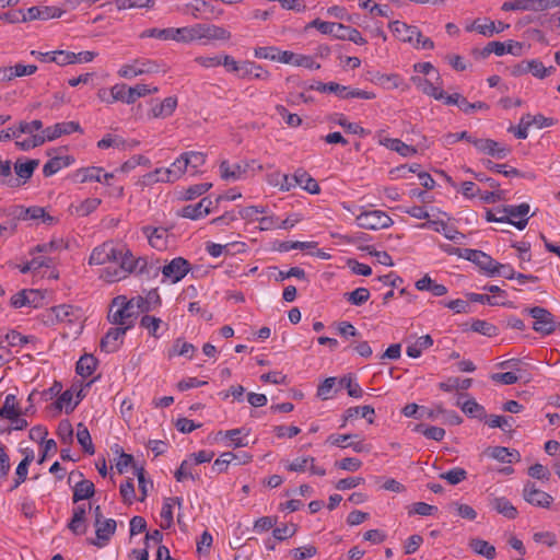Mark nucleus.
<instances>
[{
  "label": "nucleus",
  "instance_id": "f257e3e1",
  "mask_svg": "<svg viewBox=\"0 0 560 560\" xmlns=\"http://www.w3.org/2000/svg\"><path fill=\"white\" fill-rule=\"evenodd\" d=\"M89 264L106 265L100 272V279L108 283L118 282L130 275L156 277L161 269L153 259L136 257L126 245L112 241L96 246L89 257Z\"/></svg>",
  "mask_w": 560,
  "mask_h": 560
},
{
  "label": "nucleus",
  "instance_id": "f03ea898",
  "mask_svg": "<svg viewBox=\"0 0 560 560\" xmlns=\"http://www.w3.org/2000/svg\"><path fill=\"white\" fill-rule=\"evenodd\" d=\"M176 42L191 43L203 40L205 43L231 39L232 34L223 26L208 23H196L189 26L178 27L175 32Z\"/></svg>",
  "mask_w": 560,
  "mask_h": 560
},
{
  "label": "nucleus",
  "instance_id": "7ed1b4c3",
  "mask_svg": "<svg viewBox=\"0 0 560 560\" xmlns=\"http://www.w3.org/2000/svg\"><path fill=\"white\" fill-rule=\"evenodd\" d=\"M133 304L135 302H132L131 299H127L125 295L116 296L108 312V320L113 325L122 327L126 330L131 329L139 316V312Z\"/></svg>",
  "mask_w": 560,
  "mask_h": 560
},
{
  "label": "nucleus",
  "instance_id": "20e7f679",
  "mask_svg": "<svg viewBox=\"0 0 560 560\" xmlns=\"http://www.w3.org/2000/svg\"><path fill=\"white\" fill-rule=\"evenodd\" d=\"M158 88H150L147 84H137L132 88H128L126 84H115L110 88V97L106 98L105 91H100L98 96L103 102L112 104L116 101L124 102L126 104H132L138 98L147 96L151 93H156Z\"/></svg>",
  "mask_w": 560,
  "mask_h": 560
},
{
  "label": "nucleus",
  "instance_id": "39448f33",
  "mask_svg": "<svg viewBox=\"0 0 560 560\" xmlns=\"http://www.w3.org/2000/svg\"><path fill=\"white\" fill-rule=\"evenodd\" d=\"M357 225L365 230H382L394 224L393 219L382 210L361 211L355 215Z\"/></svg>",
  "mask_w": 560,
  "mask_h": 560
},
{
  "label": "nucleus",
  "instance_id": "423d86ee",
  "mask_svg": "<svg viewBox=\"0 0 560 560\" xmlns=\"http://www.w3.org/2000/svg\"><path fill=\"white\" fill-rule=\"evenodd\" d=\"M524 312L534 318L533 329L536 332L548 336L556 330L557 326L553 315L547 308L535 306L526 308Z\"/></svg>",
  "mask_w": 560,
  "mask_h": 560
},
{
  "label": "nucleus",
  "instance_id": "0eeeda50",
  "mask_svg": "<svg viewBox=\"0 0 560 560\" xmlns=\"http://www.w3.org/2000/svg\"><path fill=\"white\" fill-rule=\"evenodd\" d=\"M160 66L150 59H136L130 63L122 65L118 70V75L126 79H133L141 74L156 73Z\"/></svg>",
  "mask_w": 560,
  "mask_h": 560
},
{
  "label": "nucleus",
  "instance_id": "6e6552de",
  "mask_svg": "<svg viewBox=\"0 0 560 560\" xmlns=\"http://www.w3.org/2000/svg\"><path fill=\"white\" fill-rule=\"evenodd\" d=\"M38 160H25L18 159L14 163V172L16 174V178L10 177L8 179H3V184L9 187H20L24 185L32 176L34 171L38 167Z\"/></svg>",
  "mask_w": 560,
  "mask_h": 560
},
{
  "label": "nucleus",
  "instance_id": "1a4fd4ad",
  "mask_svg": "<svg viewBox=\"0 0 560 560\" xmlns=\"http://www.w3.org/2000/svg\"><path fill=\"white\" fill-rule=\"evenodd\" d=\"M456 252H458V257L476 264L488 276L493 272V268L497 266V261L491 256L479 249L464 248L456 249Z\"/></svg>",
  "mask_w": 560,
  "mask_h": 560
},
{
  "label": "nucleus",
  "instance_id": "9d476101",
  "mask_svg": "<svg viewBox=\"0 0 560 560\" xmlns=\"http://www.w3.org/2000/svg\"><path fill=\"white\" fill-rule=\"evenodd\" d=\"M307 465H311V475L323 477L326 475V469L316 464V458L310 455H303L294 458L293 460L284 462V468L292 472H305Z\"/></svg>",
  "mask_w": 560,
  "mask_h": 560
},
{
  "label": "nucleus",
  "instance_id": "9b49d317",
  "mask_svg": "<svg viewBox=\"0 0 560 560\" xmlns=\"http://www.w3.org/2000/svg\"><path fill=\"white\" fill-rule=\"evenodd\" d=\"M523 499L537 508L548 509L553 502V498L538 489L534 482L527 481L523 488Z\"/></svg>",
  "mask_w": 560,
  "mask_h": 560
},
{
  "label": "nucleus",
  "instance_id": "f8f14e48",
  "mask_svg": "<svg viewBox=\"0 0 560 560\" xmlns=\"http://www.w3.org/2000/svg\"><path fill=\"white\" fill-rule=\"evenodd\" d=\"M510 27V24L502 21L494 22L489 19H476L471 24L466 26L467 32H477L486 37H492L502 33Z\"/></svg>",
  "mask_w": 560,
  "mask_h": 560
},
{
  "label": "nucleus",
  "instance_id": "ddd939ff",
  "mask_svg": "<svg viewBox=\"0 0 560 560\" xmlns=\"http://www.w3.org/2000/svg\"><path fill=\"white\" fill-rule=\"evenodd\" d=\"M189 261L183 257H176L162 268V275L172 283H177L189 272Z\"/></svg>",
  "mask_w": 560,
  "mask_h": 560
},
{
  "label": "nucleus",
  "instance_id": "4468645a",
  "mask_svg": "<svg viewBox=\"0 0 560 560\" xmlns=\"http://www.w3.org/2000/svg\"><path fill=\"white\" fill-rule=\"evenodd\" d=\"M471 144L480 153L491 155L498 159H504L510 153V150L502 145L500 142L492 139H482L474 137Z\"/></svg>",
  "mask_w": 560,
  "mask_h": 560
},
{
  "label": "nucleus",
  "instance_id": "2eb2a0df",
  "mask_svg": "<svg viewBox=\"0 0 560 560\" xmlns=\"http://www.w3.org/2000/svg\"><path fill=\"white\" fill-rule=\"evenodd\" d=\"M75 477L81 478L79 481L75 482L73 487V495L72 501L73 503H78L82 500L90 499L95 493V487L94 483L91 480L83 479V475L80 471H72L69 475V482H72Z\"/></svg>",
  "mask_w": 560,
  "mask_h": 560
},
{
  "label": "nucleus",
  "instance_id": "dca6fc26",
  "mask_svg": "<svg viewBox=\"0 0 560 560\" xmlns=\"http://www.w3.org/2000/svg\"><path fill=\"white\" fill-rule=\"evenodd\" d=\"M388 26L393 34L404 43L415 45V40L420 42L421 32L417 26L408 25L400 21H394Z\"/></svg>",
  "mask_w": 560,
  "mask_h": 560
},
{
  "label": "nucleus",
  "instance_id": "f3484780",
  "mask_svg": "<svg viewBox=\"0 0 560 560\" xmlns=\"http://www.w3.org/2000/svg\"><path fill=\"white\" fill-rule=\"evenodd\" d=\"M249 432L250 430L246 428L220 431L217 435V439L220 441H225L226 447H245L248 445L247 436L249 435Z\"/></svg>",
  "mask_w": 560,
  "mask_h": 560
},
{
  "label": "nucleus",
  "instance_id": "a211bd4d",
  "mask_svg": "<svg viewBox=\"0 0 560 560\" xmlns=\"http://www.w3.org/2000/svg\"><path fill=\"white\" fill-rule=\"evenodd\" d=\"M522 50V45L515 40H508L505 43L501 42H490L483 48L482 55L489 56L490 54H494L497 56H503L505 54H511L514 56H520Z\"/></svg>",
  "mask_w": 560,
  "mask_h": 560
},
{
  "label": "nucleus",
  "instance_id": "6ab92c4d",
  "mask_svg": "<svg viewBox=\"0 0 560 560\" xmlns=\"http://www.w3.org/2000/svg\"><path fill=\"white\" fill-rule=\"evenodd\" d=\"M116 525V521L113 518H105L98 523H94L96 539L92 540L91 544L100 548L105 547L110 537L115 534Z\"/></svg>",
  "mask_w": 560,
  "mask_h": 560
},
{
  "label": "nucleus",
  "instance_id": "aec40b11",
  "mask_svg": "<svg viewBox=\"0 0 560 560\" xmlns=\"http://www.w3.org/2000/svg\"><path fill=\"white\" fill-rule=\"evenodd\" d=\"M128 330L116 326L110 328L101 340V350L106 353L117 351L122 343L124 337Z\"/></svg>",
  "mask_w": 560,
  "mask_h": 560
},
{
  "label": "nucleus",
  "instance_id": "412c9836",
  "mask_svg": "<svg viewBox=\"0 0 560 560\" xmlns=\"http://www.w3.org/2000/svg\"><path fill=\"white\" fill-rule=\"evenodd\" d=\"M77 131H81V127L75 121H65L58 122L54 126L47 127L42 130V137L45 138L46 141H52L62 135H70Z\"/></svg>",
  "mask_w": 560,
  "mask_h": 560
},
{
  "label": "nucleus",
  "instance_id": "4be33fe9",
  "mask_svg": "<svg viewBox=\"0 0 560 560\" xmlns=\"http://www.w3.org/2000/svg\"><path fill=\"white\" fill-rule=\"evenodd\" d=\"M13 214L18 215L22 220H42L44 223L54 224L56 219L50 214L46 213L42 207H30L25 208L22 206L15 207Z\"/></svg>",
  "mask_w": 560,
  "mask_h": 560
},
{
  "label": "nucleus",
  "instance_id": "5701e85b",
  "mask_svg": "<svg viewBox=\"0 0 560 560\" xmlns=\"http://www.w3.org/2000/svg\"><path fill=\"white\" fill-rule=\"evenodd\" d=\"M142 233L147 236L149 244L158 249L164 250L167 247L168 232L164 228L143 226Z\"/></svg>",
  "mask_w": 560,
  "mask_h": 560
},
{
  "label": "nucleus",
  "instance_id": "b1692460",
  "mask_svg": "<svg viewBox=\"0 0 560 560\" xmlns=\"http://www.w3.org/2000/svg\"><path fill=\"white\" fill-rule=\"evenodd\" d=\"M212 203L211 199L202 198L195 205L185 206L180 211V215L190 220L201 219L211 212Z\"/></svg>",
  "mask_w": 560,
  "mask_h": 560
},
{
  "label": "nucleus",
  "instance_id": "393cba45",
  "mask_svg": "<svg viewBox=\"0 0 560 560\" xmlns=\"http://www.w3.org/2000/svg\"><path fill=\"white\" fill-rule=\"evenodd\" d=\"M131 301L135 302L133 305L138 310L139 314L148 313L161 305V296L156 290L149 291L145 296H133L131 298Z\"/></svg>",
  "mask_w": 560,
  "mask_h": 560
},
{
  "label": "nucleus",
  "instance_id": "a878e982",
  "mask_svg": "<svg viewBox=\"0 0 560 560\" xmlns=\"http://www.w3.org/2000/svg\"><path fill=\"white\" fill-rule=\"evenodd\" d=\"M103 168L100 166H88L75 170L71 178L74 183L84 184L91 182L102 183Z\"/></svg>",
  "mask_w": 560,
  "mask_h": 560
},
{
  "label": "nucleus",
  "instance_id": "bb28decb",
  "mask_svg": "<svg viewBox=\"0 0 560 560\" xmlns=\"http://www.w3.org/2000/svg\"><path fill=\"white\" fill-rule=\"evenodd\" d=\"M102 203L100 198H86L69 206V212L75 217H88L93 213Z\"/></svg>",
  "mask_w": 560,
  "mask_h": 560
},
{
  "label": "nucleus",
  "instance_id": "cd10ccee",
  "mask_svg": "<svg viewBox=\"0 0 560 560\" xmlns=\"http://www.w3.org/2000/svg\"><path fill=\"white\" fill-rule=\"evenodd\" d=\"M486 455L501 463L512 464L521 459V455L515 450H510L503 446L489 447Z\"/></svg>",
  "mask_w": 560,
  "mask_h": 560
},
{
  "label": "nucleus",
  "instance_id": "c85d7f7f",
  "mask_svg": "<svg viewBox=\"0 0 560 560\" xmlns=\"http://www.w3.org/2000/svg\"><path fill=\"white\" fill-rule=\"evenodd\" d=\"M59 10L50 7H31L23 13L22 21L49 20L59 16Z\"/></svg>",
  "mask_w": 560,
  "mask_h": 560
},
{
  "label": "nucleus",
  "instance_id": "c756f323",
  "mask_svg": "<svg viewBox=\"0 0 560 560\" xmlns=\"http://www.w3.org/2000/svg\"><path fill=\"white\" fill-rule=\"evenodd\" d=\"M491 508L508 520H514L518 515L517 509L505 497H495L490 500Z\"/></svg>",
  "mask_w": 560,
  "mask_h": 560
},
{
  "label": "nucleus",
  "instance_id": "7c9ffc66",
  "mask_svg": "<svg viewBox=\"0 0 560 560\" xmlns=\"http://www.w3.org/2000/svg\"><path fill=\"white\" fill-rule=\"evenodd\" d=\"M54 313L59 322L75 323L81 322L82 311L81 308L73 305H58L54 307Z\"/></svg>",
  "mask_w": 560,
  "mask_h": 560
},
{
  "label": "nucleus",
  "instance_id": "2f4dec72",
  "mask_svg": "<svg viewBox=\"0 0 560 560\" xmlns=\"http://www.w3.org/2000/svg\"><path fill=\"white\" fill-rule=\"evenodd\" d=\"M300 186L302 189L312 195H318L320 187L315 178H313L306 171L299 168L295 171V187Z\"/></svg>",
  "mask_w": 560,
  "mask_h": 560
},
{
  "label": "nucleus",
  "instance_id": "473e14b6",
  "mask_svg": "<svg viewBox=\"0 0 560 560\" xmlns=\"http://www.w3.org/2000/svg\"><path fill=\"white\" fill-rule=\"evenodd\" d=\"M380 144L392 151L397 152L404 158L412 156L417 153L416 148L396 138H384L380 140Z\"/></svg>",
  "mask_w": 560,
  "mask_h": 560
},
{
  "label": "nucleus",
  "instance_id": "72a5a7b5",
  "mask_svg": "<svg viewBox=\"0 0 560 560\" xmlns=\"http://www.w3.org/2000/svg\"><path fill=\"white\" fill-rule=\"evenodd\" d=\"M240 78L246 79V78H254L257 80H269L270 72L266 69H264L260 65H257L253 61H243L242 67V73L240 74Z\"/></svg>",
  "mask_w": 560,
  "mask_h": 560
},
{
  "label": "nucleus",
  "instance_id": "f704fd0d",
  "mask_svg": "<svg viewBox=\"0 0 560 560\" xmlns=\"http://www.w3.org/2000/svg\"><path fill=\"white\" fill-rule=\"evenodd\" d=\"M177 106V98L173 96H168L164 98L161 103L154 105L150 114L154 118H166L171 116Z\"/></svg>",
  "mask_w": 560,
  "mask_h": 560
},
{
  "label": "nucleus",
  "instance_id": "c9c22d12",
  "mask_svg": "<svg viewBox=\"0 0 560 560\" xmlns=\"http://www.w3.org/2000/svg\"><path fill=\"white\" fill-rule=\"evenodd\" d=\"M335 37L342 40H350L357 45L366 44V39L361 35V33L357 28L343 25L341 23L338 24Z\"/></svg>",
  "mask_w": 560,
  "mask_h": 560
},
{
  "label": "nucleus",
  "instance_id": "e433bc0d",
  "mask_svg": "<svg viewBox=\"0 0 560 560\" xmlns=\"http://www.w3.org/2000/svg\"><path fill=\"white\" fill-rule=\"evenodd\" d=\"M175 504L180 505L182 504V499H179V498H166L164 500V502H163L160 516H161V520H162L161 527L164 528V529L170 528L173 525V521H174L173 509H174Z\"/></svg>",
  "mask_w": 560,
  "mask_h": 560
},
{
  "label": "nucleus",
  "instance_id": "4c0bfd02",
  "mask_svg": "<svg viewBox=\"0 0 560 560\" xmlns=\"http://www.w3.org/2000/svg\"><path fill=\"white\" fill-rule=\"evenodd\" d=\"M38 292L35 290H22L11 298V305L15 308L23 306H36Z\"/></svg>",
  "mask_w": 560,
  "mask_h": 560
},
{
  "label": "nucleus",
  "instance_id": "58836bf2",
  "mask_svg": "<svg viewBox=\"0 0 560 560\" xmlns=\"http://www.w3.org/2000/svg\"><path fill=\"white\" fill-rule=\"evenodd\" d=\"M182 154L190 174H198L200 172V167L206 163L207 155L198 151H187Z\"/></svg>",
  "mask_w": 560,
  "mask_h": 560
},
{
  "label": "nucleus",
  "instance_id": "ea45409f",
  "mask_svg": "<svg viewBox=\"0 0 560 560\" xmlns=\"http://www.w3.org/2000/svg\"><path fill=\"white\" fill-rule=\"evenodd\" d=\"M268 183L281 191H289L295 187V173L292 176L280 172L272 173L269 175Z\"/></svg>",
  "mask_w": 560,
  "mask_h": 560
},
{
  "label": "nucleus",
  "instance_id": "a19ab883",
  "mask_svg": "<svg viewBox=\"0 0 560 560\" xmlns=\"http://www.w3.org/2000/svg\"><path fill=\"white\" fill-rule=\"evenodd\" d=\"M73 159L70 156H56L47 161L43 167L45 177H50L59 172L61 168L71 165Z\"/></svg>",
  "mask_w": 560,
  "mask_h": 560
},
{
  "label": "nucleus",
  "instance_id": "79ce46f5",
  "mask_svg": "<svg viewBox=\"0 0 560 560\" xmlns=\"http://www.w3.org/2000/svg\"><path fill=\"white\" fill-rule=\"evenodd\" d=\"M411 81L424 94L432 96L438 101L444 98V91L441 88L433 85L429 80L422 79L420 77H412Z\"/></svg>",
  "mask_w": 560,
  "mask_h": 560
},
{
  "label": "nucleus",
  "instance_id": "37998d69",
  "mask_svg": "<svg viewBox=\"0 0 560 560\" xmlns=\"http://www.w3.org/2000/svg\"><path fill=\"white\" fill-rule=\"evenodd\" d=\"M419 291H430L434 296H443L447 293L444 284L435 283L429 276H424L416 282Z\"/></svg>",
  "mask_w": 560,
  "mask_h": 560
},
{
  "label": "nucleus",
  "instance_id": "c03bdc74",
  "mask_svg": "<svg viewBox=\"0 0 560 560\" xmlns=\"http://www.w3.org/2000/svg\"><path fill=\"white\" fill-rule=\"evenodd\" d=\"M433 345V339L430 335L419 337L412 345H409L406 349V353L409 358L417 359L421 357L422 351L430 348Z\"/></svg>",
  "mask_w": 560,
  "mask_h": 560
},
{
  "label": "nucleus",
  "instance_id": "a18cd8bd",
  "mask_svg": "<svg viewBox=\"0 0 560 560\" xmlns=\"http://www.w3.org/2000/svg\"><path fill=\"white\" fill-rule=\"evenodd\" d=\"M525 70L538 79H545L552 74L556 71V68L553 66L545 67L540 60L532 59L526 61Z\"/></svg>",
  "mask_w": 560,
  "mask_h": 560
},
{
  "label": "nucleus",
  "instance_id": "49530a36",
  "mask_svg": "<svg viewBox=\"0 0 560 560\" xmlns=\"http://www.w3.org/2000/svg\"><path fill=\"white\" fill-rule=\"evenodd\" d=\"M362 417L368 420L369 423L374 422L375 410L372 406H358L350 407L345 411V420L349 421L355 417Z\"/></svg>",
  "mask_w": 560,
  "mask_h": 560
},
{
  "label": "nucleus",
  "instance_id": "de8ad7c7",
  "mask_svg": "<svg viewBox=\"0 0 560 560\" xmlns=\"http://www.w3.org/2000/svg\"><path fill=\"white\" fill-rule=\"evenodd\" d=\"M144 185H154L156 183H172L170 171L167 167H158L154 171L147 173L142 177Z\"/></svg>",
  "mask_w": 560,
  "mask_h": 560
},
{
  "label": "nucleus",
  "instance_id": "09e8293b",
  "mask_svg": "<svg viewBox=\"0 0 560 560\" xmlns=\"http://www.w3.org/2000/svg\"><path fill=\"white\" fill-rule=\"evenodd\" d=\"M376 83L385 90L404 89V79L397 73L380 74L376 77Z\"/></svg>",
  "mask_w": 560,
  "mask_h": 560
},
{
  "label": "nucleus",
  "instance_id": "8fccbe9b",
  "mask_svg": "<svg viewBox=\"0 0 560 560\" xmlns=\"http://www.w3.org/2000/svg\"><path fill=\"white\" fill-rule=\"evenodd\" d=\"M176 28H148L140 34V38H159L162 40H175L176 42Z\"/></svg>",
  "mask_w": 560,
  "mask_h": 560
},
{
  "label": "nucleus",
  "instance_id": "3c124183",
  "mask_svg": "<svg viewBox=\"0 0 560 560\" xmlns=\"http://www.w3.org/2000/svg\"><path fill=\"white\" fill-rule=\"evenodd\" d=\"M96 365V359L91 354H85L82 355L77 362L75 370L80 376L89 377L94 373Z\"/></svg>",
  "mask_w": 560,
  "mask_h": 560
},
{
  "label": "nucleus",
  "instance_id": "603ef678",
  "mask_svg": "<svg viewBox=\"0 0 560 560\" xmlns=\"http://www.w3.org/2000/svg\"><path fill=\"white\" fill-rule=\"evenodd\" d=\"M464 413L470 418L483 419L486 418V409L483 406L478 404L475 399H467L463 404L457 401Z\"/></svg>",
  "mask_w": 560,
  "mask_h": 560
},
{
  "label": "nucleus",
  "instance_id": "864d4df0",
  "mask_svg": "<svg viewBox=\"0 0 560 560\" xmlns=\"http://www.w3.org/2000/svg\"><path fill=\"white\" fill-rule=\"evenodd\" d=\"M221 177L226 180H237L245 173L244 168L240 164H230L228 161H223L220 164Z\"/></svg>",
  "mask_w": 560,
  "mask_h": 560
},
{
  "label": "nucleus",
  "instance_id": "5fc2aeb1",
  "mask_svg": "<svg viewBox=\"0 0 560 560\" xmlns=\"http://www.w3.org/2000/svg\"><path fill=\"white\" fill-rule=\"evenodd\" d=\"M77 440L85 453L89 455H93L95 453L91 434L83 423L78 424Z\"/></svg>",
  "mask_w": 560,
  "mask_h": 560
},
{
  "label": "nucleus",
  "instance_id": "6e6d98bb",
  "mask_svg": "<svg viewBox=\"0 0 560 560\" xmlns=\"http://www.w3.org/2000/svg\"><path fill=\"white\" fill-rule=\"evenodd\" d=\"M470 548L489 560L494 559L497 555L494 546L480 538L471 539Z\"/></svg>",
  "mask_w": 560,
  "mask_h": 560
},
{
  "label": "nucleus",
  "instance_id": "4d7b16f0",
  "mask_svg": "<svg viewBox=\"0 0 560 560\" xmlns=\"http://www.w3.org/2000/svg\"><path fill=\"white\" fill-rule=\"evenodd\" d=\"M192 468H194V462L190 460L188 457L186 459H184L180 463L178 469L175 471L174 477H175L176 481L183 482L186 479H191V480L198 479L199 475L194 474Z\"/></svg>",
  "mask_w": 560,
  "mask_h": 560
},
{
  "label": "nucleus",
  "instance_id": "13d9d810",
  "mask_svg": "<svg viewBox=\"0 0 560 560\" xmlns=\"http://www.w3.org/2000/svg\"><path fill=\"white\" fill-rule=\"evenodd\" d=\"M370 296L371 294L369 289L363 287L357 288L355 290L343 294L345 300L355 306H360L366 303Z\"/></svg>",
  "mask_w": 560,
  "mask_h": 560
},
{
  "label": "nucleus",
  "instance_id": "bf43d9fd",
  "mask_svg": "<svg viewBox=\"0 0 560 560\" xmlns=\"http://www.w3.org/2000/svg\"><path fill=\"white\" fill-rule=\"evenodd\" d=\"M310 89L318 91L320 93H334L339 98H341V95L346 91V86L341 85L339 83H336V82L323 83L320 81H315L313 84H311Z\"/></svg>",
  "mask_w": 560,
  "mask_h": 560
},
{
  "label": "nucleus",
  "instance_id": "052dcab7",
  "mask_svg": "<svg viewBox=\"0 0 560 560\" xmlns=\"http://www.w3.org/2000/svg\"><path fill=\"white\" fill-rule=\"evenodd\" d=\"M43 129V122L38 119H35L33 121H21L19 124V127L14 129L16 131V139L22 135H30L32 137L33 135H42Z\"/></svg>",
  "mask_w": 560,
  "mask_h": 560
},
{
  "label": "nucleus",
  "instance_id": "680f3d73",
  "mask_svg": "<svg viewBox=\"0 0 560 560\" xmlns=\"http://www.w3.org/2000/svg\"><path fill=\"white\" fill-rule=\"evenodd\" d=\"M339 385L346 388L348 395L353 398H361L363 396V389L359 383L351 375H346L339 380Z\"/></svg>",
  "mask_w": 560,
  "mask_h": 560
},
{
  "label": "nucleus",
  "instance_id": "e2e57ef3",
  "mask_svg": "<svg viewBox=\"0 0 560 560\" xmlns=\"http://www.w3.org/2000/svg\"><path fill=\"white\" fill-rule=\"evenodd\" d=\"M162 325V320L159 317L144 315L140 319V327L145 329L148 334L154 338H160L159 329Z\"/></svg>",
  "mask_w": 560,
  "mask_h": 560
},
{
  "label": "nucleus",
  "instance_id": "0e129e2a",
  "mask_svg": "<svg viewBox=\"0 0 560 560\" xmlns=\"http://www.w3.org/2000/svg\"><path fill=\"white\" fill-rule=\"evenodd\" d=\"M33 460V455H26L18 465L15 469V479L12 489L18 488L22 482L25 481L28 474V466Z\"/></svg>",
  "mask_w": 560,
  "mask_h": 560
},
{
  "label": "nucleus",
  "instance_id": "69168bd1",
  "mask_svg": "<svg viewBox=\"0 0 560 560\" xmlns=\"http://www.w3.org/2000/svg\"><path fill=\"white\" fill-rule=\"evenodd\" d=\"M126 140L117 135L107 133L98 142L97 148L105 150L108 148L124 149Z\"/></svg>",
  "mask_w": 560,
  "mask_h": 560
},
{
  "label": "nucleus",
  "instance_id": "338daca9",
  "mask_svg": "<svg viewBox=\"0 0 560 560\" xmlns=\"http://www.w3.org/2000/svg\"><path fill=\"white\" fill-rule=\"evenodd\" d=\"M73 393L71 390H65L55 402V407L58 410L65 409L66 413H70L74 410L79 401L73 402Z\"/></svg>",
  "mask_w": 560,
  "mask_h": 560
},
{
  "label": "nucleus",
  "instance_id": "774afa93",
  "mask_svg": "<svg viewBox=\"0 0 560 560\" xmlns=\"http://www.w3.org/2000/svg\"><path fill=\"white\" fill-rule=\"evenodd\" d=\"M196 352V348L192 343L177 339L172 348L171 355H182L191 359Z\"/></svg>",
  "mask_w": 560,
  "mask_h": 560
}]
</instances>
